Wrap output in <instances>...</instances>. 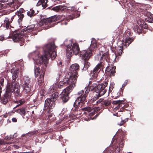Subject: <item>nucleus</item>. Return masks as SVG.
Returning a JSON list of instances; mask_svg holds the SVG:
<instances>
[{
  "label": "nucleus",
  "instance_id": "48",
  "mask_svg": "<svg viewBox=\"0 0 153 153\" xmlns=\"http://www.w3.org/2000/svg\"><path fill=\"white\" fill-rule=\"evenodd\" d=\"M79 105H78L77 106L75 105V102L74 103V111H77L78 110L80 111V110H79Z\"/></svg>",
  "mask_w": 153,
  "mask_h": 153
},
{
  "label": "nucleus",
  "instance_id": "3",
  "mask_svg": "<svg viewBox=\"0 0 153 153\" xmlns=\"http://www.w3.org/2000/svg\"><path fill=\"white\" fill-rule=\"evenodd\" d=\"M72 14H75L76 12L74 10L71 11ZM76 17V16L71 14L68 17H66L64 16L58 15L54 16L52 17L44 19L42 20L43 24L48 25L50 27H53L54 26L55 23L54 22L58 20L60 21L62 25H66L70 19H73Z\"/></svg>",
  "mask_w": 153,
  "mask_h": 153
},
{
  "label": "nucleus",
  "instance_id": "42",
  "mask_svg": "<svg viewBox=\"0 0 153 153\" xmlns=\"http://www.w3.org/2000/svg\"><path fill=\"white\" fill-rule=\"evenodd\" d=\"M140 26L141 27L142 29L143 28L145 29H147L148 27V25L144 21H143L141 24H140Z\"/></svg>",
  "mask_w": 153,
  "mask_h": 153
},
{
  "label": "nucleus",
  "instance_id": "60",
  "mask_svg": "<svg viewBox=\"0 0 153 153\" xmlns=\"http://www.w3.org/2000/svg\"><path fill=\"white\" fill-rule=\"evenodd\" d=\"M3 8V4L0 3V10L1 9Z\"/></svg>",
  "mask_w": 153,
  "mask_h": 153
},
{
  "label": "nucleus",
  "instance_id": "31",
  "mask_svg": "<svg viewBox=\"0 0 153 153\" xmlns=\"http://www.w3.org/2000/svg\"><path fill=\"white\" fill-rule=\"evenodd\" d=\"M91 65V63L88 61V59L84 60V66L83 70L84 71L87 70Z\"/></svg>",
  "mask_w": 153,
  "mask_h": 153
},
{
  "label": "nucleus",
  "instance_id": "50",
  "mask_svg": "<svg viewBox=\"0 0 153 153\" xmlns=\"http://www.w3.org/2000/svg\"><path fill=\"white\" fill-rule=\"evenodd\" d=\"M121 149V147H120L119 146L117 145L116 148V151H117L118 152H120V150Z\"/></svg>",
  "mask_w": 153,
  "mask_h": 153
},
{
  "label": "nucleus",
  "instance_id": "19",
  "mask_svg": "<svg viewBox=\"0 0 153 153\" xmlns=\"http://www.w3.org/2000/svg\"><path fill=\"white\" fill-rule=\"evenodd\" d=\"M60 94L61 95L60 98L64 103L68 101L69 98V94L68 93L63 91L60 93Z\"/></svg>",
  "mask_w": 153,
  "mask_h": 153
},
{
  "label": "nucleus",
  "instance_id": "7",
  "mask_svg": "<svg viewBox=\"0 0 153 153\" xmlns=\"http://www.w3.org/2000/svg\"><path fill=\"white\" fill-rule=\"evenodd\" d=\"M79 65L78 64L75 63L72 65L70 68V72L65 77L77 79L78 74L77 71L79 69Z\"/></svg>",
  "mask_w": 153,
  "mask_h": 153
},
{
  "label": "nucleus",
  "instance_id": "37",
  "mask_svg": "<svg viewBox=\"0 0 153 153\" xmlns=\"http://www.w3.org/2000/svg\"><path fill=\"white\" fill-rule=\"evenodd\" d=\"M123 49V45L119 46L117 47V53L119 56H120L122 53Z\"/></svg>",
  "mask_w": 153,
  "mask_h": 153
},
{
  "label": "nucleus",
  "instance_id": "33",
  "mask_svg": "<svg viewBox=\"0 0 153 153\" xmlns=\"http://www.w3.org/2000/svg\"><path fill=\"white\" fill-rule=\"evenodd\" d=\"M17 4H18L17 1L16 0H12L11 1L7 3V4L9 6L12 5V6H14V9L15 10L16 8L17 9L18 7V5H17Z\"/></svg>",
  "mask_w": 153,
  "mask_h": 153
},
{
  "label": "nucleus",
  "instance_id": "1",
  "mask_svg": "<svg viewBox=\"0 0 153 153\" xmlns=\"http://www.w3.org/2000/svg\"><path fill=\"white\" fill-rule=\"evenodd\" d=\"M56 46L53 43H50L45 45L43 48L45 55H42L41 57H39L36 61V64L38 67L35 65L34 68V74L37 77L40 74L41 72H42L43 69V65H46L48 63V59L51 58L52 60L54 59L56 57V51L55 49Z\"/></svg>",
  "mask_w": 153,
  "mask_h": 153
},
{
  "label": "nucleus",
  "instance_id": "8",
  "mask_svg": "<svg viewBox=\"0 0 153 153\" xmlns=\"http://www.w3.org/2000/svg\"><path fill=\"white\" fill-rule=\"evenodd\" d=\"M133 33L129 29H127L125 31L123 35V37L125 40V44H124L126 47L128 46L129 45L134 41V37H131Z\"/></svg>",
  "mask_w": 153,
  "mask_h": 153
},
{
  "label": "nucleus",
  "instance_id": "36",
  "mask_svg": "<svg viewBox=\"0 0 153 153\" xmlns=\"http://www.w3.org/2000/svg\"><path fill=\"white\" fill-rule=\"evenodd\" d=\"M36 13H35V12L34 10L33 9H30L29 11L27 12V16L32 18L33 17L35 16L36 15Z\"/></svg>",
  "mask_w": 153,
  "mask_h": 153
},
{
  "label": "nucleus",
  "instance_id": "27",
  "mask_svg": "<svg viewBox=\"0 0 153 153\" xmlns=\"http://www.w3.org/2000/svg\"><path fill=\"white\" fill-rule=\"evenodd\" d=\"M48 2V0H39L37 5H40L42 4V6L43 8H45L48 6L47 3Z\"/></svg>",
  "mask_w": 153,
  "mask_h": 153
},
{
  "label": "nucleus",
  "instance_id": "4",
  "mask_svg": "<svg viewBox=\"0 0 153 153\" xmlns=\"http://www.w3.org/2000/svg\"><path fill=\"white\" fill-rule=\"evenodd\" d=\"M67 41L64 42V44L67 47L66 54L68 57H70L73 55V52L75 55H77L79 52V48L77 43H74L72 46V42L70 41L69 42L70 44L67 45L66 42Z\"/></svg>",
  "mask_w": 153,
  "mask_h": 153
},
{
  "label": "nucleus",
  "instance_id": "45",
  "mask_svg": "<svg viewBox=\"0 0 153 153\" xmlns=\"http://www.w3.org/2000/svg\"><path fill=\"white\" fill-rule=\"evenodd\" d=\"M4 78L1 79L0 81V90H1L2 87L4 86Z\"/></svg>",
  "mask_w": 153,
  "mask_h": 153
},
{
  "label": "nucleus",
  "instance_id": "20",
  "mask_svg": "<svg viewBox=\"0 0 153 153\" xmlns=\"http://www.w3.org/2000/svg\"><path fill=\"white\" fill-rule=\"evenodd\" d=\"M123 100H117L116 101H114L112 102V104L113 105H117V106H116L115 108L114 109L116 110L119 109L120 107H121L122 109H123L125 108L124 107V105L123 103Z\"/></svg>",
  "mask_w": 153,
  "mask_h": 153
},
{
  "label": "nucleus",
  "instance_id": "32",
  "mask_svg": "<svg viewBox=\"0 0 153 153\" xmlns=\"http://www.w3.org/2000/svg\"><path fill=\"white\" fill-rule=\"evenodd\" d=\"M123 3L124 6L126 8H130L132 6L129 0H123Z\"/></svg>",
  "mask_w": 153,
  "mask_h": 153
},
{
  "label": "nucleus",
  "instance_id": "29",
  "mask_svg": "<svg viewBox=\"0 0 153 153\" xmlns=\"http://www.w3.org/2000/svg\"><path fill=\"white\" fill-rule=\"evenodd\" d=\"M101 97L100 96L98 95V94H96L95 96H94L92 99L91 100V102L93 105H97L99 106V103H96V100L98 99L100 97Z\"/></svg>",
  "mask_w": 153,
  "mask_h": 153
},
{
  "label": "nucleus",
  "instance_id": "64",
  "mask_svg": "<svg viewBox=\"0 0 153 153\" xmlns=\"http://www.w3.org/2000/svg\"><path fill=\"white\" fill-rule=\"evenodd\" d=\"M18 105L15 107H14V108H16L18 107H19V106L21 105L19 103V104H17Z\"/></svg>",
  "mask_w": 153,
  "mask_h": 153
},
{
  "label": "nucleus",
  "instance_id": "18",
  "mask_svg": "<svg viewBox=\"0 0 153 153\" xmlns=\"http://www.w3.org/2000/svg\"><path fill=\"white\" fill-rule=\"evenodd\" d=\"M25 11L24 10L22 9L17 11L16 13V15L18 16L19 19L18 20V22L19 25L20 24V23L22 21L24 17L23 13H25Z\"/></svg>",
  "mask_w": 153,
  "mask_h": 153
},
{
  "label": "nucleus",
  "instance_id": "49",
  "mask_svg": "<svg viewBox=\"0 0 153 153\" xmlns=\"http://www.w3.org/2000/svg\"><path fill=\"white\" fill-rule=\"evenodd\" d=\"M12 1V0H0V2L7 3L6 4H7V3H9Z\"/></svg>",
  "mask_w": 153,
  "mask_h": 153
},
{
  "label": "nucleus",
  "instance_id": "25",
  "mask_svg": "<svg viewBox=\"0 0 153 153\" xmlns=\"http://www.w3.org/2000/svg\"><path fill=\"white\" fill-rule=\"evenodd\" d=\"M11 95L5 93L1 99V102L4 104H6L8 102V100L10 97Z\"/></svg>",
  "mask_w": 153,
  "mask_h": 153
},
{
  "label": "nucleus",
  "instance_id": "47",
  "mask_svg": "<svg viewBox=\"0 0 153 153\" xmlns=\"http://www.w3.org/2000/svg\"><path fill=\"white\" fill-rule=\"evenodd\" d=\"M95 112H96V110L93 109L92 108V110L91 111L90 113H89L88 114L89 116H92L94 114Z\"/></svg>",
  "mask_w": 153,
  "mask_h": 153
},
{
  "label": "nucleus",
  "instance_id": "62",
  "mask_svg": "<svg viewBox=\"0 0 153 153\" xmlns=\"http://www.w3.org/2000/svg\"><path fill=\"white\" fill-rule=\"evenodd\" d=\"M90 89L89 90H86L85 92V93L84 94H88L89 91H90Z\"/></svg>",
  "mask_w": 153,
  "mask_h": 153
},
{
  "label": "nucleus",
  "instance_id": "56",
  "mask_svg": "<svg viewBox=\"0 0 153 153\" xmlns=\"http://www.w3.org/2000/svg\"><path fill=\"white\" fill-rule=\"evenodd\" d=\"M9 136V140H10L12 139H13L14 138V135H10V136Z\"/></svg>",
  "mask_w": 153,
  "mask_h": 153
},
{
  "label": "nucleus",
  "instance_id": "57",
  "mask_svg": "<svg viewBox=\"0 0 153 153\" xmlns=\"http://www.w3.org/2000/svg\"><path fill=\"white\" fill-rule=\"evenodd\" d=\"M62 62H61V61H60L59 62V63H58V66H59L60 67H62Z\"/></svg>",
  "mask_w": 153,
  "mask_h": 153
},
{
  "label": "nucleus",
  "instance_id": "21",
  "mask_svg": "<svg viewBox=\"0 0 153 153\" xmlns=\"http://www.w3.org/2000/svg\"><path fill=\"white\" fill-rule=\"evenodd\" d=\"M11 72L13 74L12 79L11 80H14L15 82H17L16 79L18 77L19 70L18 68H13L11 70Z\"/></svg>",
  "mask_w": 153,
  "mask_h": 153
},
{
  "label": "nucleus",
  "instance_id": "58",
  "mask_svg": "<svg viewBox=\"0 0 153 153\" xmlns=\"http://www.w3.org/2000/svg\"><path fill=\"white\" fill-rule=\"evenodd\" d=\"M4 39V37L3 36H0V41H2Z\"/></svg>",
  "mask_w": 153,
  "mask_h": 153
},
{
  "label": "nucleus",
  "instance_id": "34",
  "mask_svg": "<svg viewBox=\"0 0 153 153\" xmlns=\"http://www.w3.org/2000/svg\"><path fill=\"white\" fill-rule=\"evenodd\" d=\"M26 108H22L16 111V112L19 114L21 115L25 116L26 114Z\"/></svg>",
  "mask_w": 153,
  "mask_h": 153
},
{
  "label": "nucleus",
  "instance_id": "54",
  "mask_svg": "<svg viewBox=\"0 0 153 153\" xmlns=\"http://www.w3.org/2000/svg\"><path fill=\"white\" fill-rule=\"evenodd\" d=\"M105 153H113L112 150H110L106 151Z\"/></svg>",
  "mask_w": 153,
  "mask_h": 153
},
{
  "label": "nucleus",
  "instance_id": "28",
  "mask_svg": "<svg viewBox=\"0 0 153 153\" xmlns=\"http://www.w3.org/2000/svg\"><path fill=\"white\" fill-rule=\"evenodd\" d=\"M97 44L96 41L95 40H92L89 49H90L91 50V52H92V51H93L94 50V49L97 48Z\"/></svg>",
  "mask_w": 153,
  "mask_h": 153
},
{
  "label": "nucleus",
  "instance_id": "26",
  "mask_svg": "<svg viewBox=\"0 0 153 153\" xmlns=\"http://www.w3.org/2000/svg\"><path fill=\"white\" fill-rule=\"evenodd\" d=\"M52 9L55 11H66L68 9L66 8L65 6L62 5H59L53 8Z\"/></svg>",
  "mask_w": 153,
  "mask_h": 153
},
{
  "label": "nucleus",
  "instance_id": "24",
  "mask_svg": "<svg viewBox=\"0 0 153 153\" xmlns=\"http://www.w3.org/2000/svg\"><path fill=\"white\" fill-rule=\"evenodd\" d=\"M60 94V92H56L52 94L51 96L50 99L51 100V102H54L58 99Z\"/></svg>",
  "mask_w": 153,
  "mask_h": 153
},
{
  "label": "nucleus",
  "instance_id": "14",
  "mask_svg": "<svg viewBox=\"0 0 153 153\" xmlns=\"http://www.w3.org/2000/svg\"><path fill=\"white\" fill-rule=\"evenodd\" d=\"M55 105V103L51 102V100L50 98H47L45 101L44 109H47L48 108L49 110L48 111V113H50L51 111V109H53Z\"/></svg>",
  "mask_w": 153,
  "mask_h": 153
},
{
  "label": "nucleus",
  "instance_id": "63",
  "mask_svg": "<svg viewBox=\"0 0 153 153\" xmlns=\"http://www.w3.org/2000/svg\"><path fill=\"white\" fill-rule=\"evenodd\" d=\"M52 116V114H49L48 116V118H50V117H51Z\"/></svg>",
  "mask_w": 153,
  "mask_h": 153
},
{
  "label": "nucleus",
  "instance_id": "5",
  "mask_svg": "<svg viewBox=\"0 0 153 153\" xmlns=\"http://www.w3.org/2000/svg\"><path fill=\"white\" fill-rule=\"evenodd\" d=\"M76 80L77 79H76L65 77L62 81V83L65 85H69L63 91L64 92H66L69 94L75 86V84Z\"/></svg>",
  "mask_w": 153,
  "mask_h": 153
},
{
  "label": "nucleus",
  "instance_id": "13",
  "mask_svg": "<svg viewBox=\"0 0 153 153\" xmlns=\"http://www.w3.org/2000/svg\"><path fill=\"white\" fill-rule=\"evenodd\" d=\"M99 103V106H100L102 108H106L111 104V100H105L101 98L97 101L96 103Z\"/></svg>",
  "mask_w": 153,
  "mask_h": 153
},
{
  "label": "nucleus",
  "instance_id": "59",
  "mask_svg": "<svg viewBox=\"0 0 153 153\" xmlns=\"http://www.w3.org/2000/svg\"><path fill=\"white\" fill-rule=\"evenodd\" d=\"M63 87L62 85H57V87L58 88H61L62 87Z\"/></svg>",
  "mask_w": 153,
  "mask_h": 153
},
{
  "label": "nucleus",
  "instance_id": "16",
  "mask_svg": "<svg viewBox=\"0 0 153 153\" xmlns=\"http://www.w3.org/2000/svg\"><path fill=\"white\" fill-rule=\"evenodd\" d=\"M42 66H43V69L42 70V72L38 78L37 82L38 84L40 86H42L43 84L44 78L46 69L45 65H44Z\"/></svg>",
  "mask_w": 153,
  "mask_h": 153
},
{
  "label": "nucleus",
  "instance_id": "44",
  "mask_svg": "<svg viewBox=\"0 0 153 153\" xmlns=\"http://www.w3.org/2000/svg\"><path fill=\"white\" fill-rule=\"evenodd\" d=\"M114 85L115 84L113 82L111 83L109 89V92H110L112 91L113 89L114 88Z\"/></svg>",
  "mask_w": 153,
  "mask_h": 153
},
{
  "label": "nucleus",
  "instance_id": "11",
  "mask_svg": "<svg viewBox=\"0 0 153 153\" xmlns=\"http://www.w3.org/2000/svg\"><path fill=\"white\" fill-rule=\"evenodd\" d=\"M108 82L107 80L103 83L97 85L95 89V92L98 93V95L101 97L106 93L107 90L105 88L107 86Z\"/></svg>",
  "mask_w": 153,
  "mask_h": 153
},
{
  "label": "nucleus",
  "instance_id": "39",
  "mask_svg": "<svg viewBox=\"0 0 153 153\" xmlns=\"http://www.w3.org/2000/svg\"><path fill=\"white\" fill-rule=\"evenodd\" d=\"M15 93L16 96L17 97H19L21 96V94L20 93V90L18 88V87H16V90L14 91Z\"/></svg>",
  "mask_w": 153,
  "mask_h": 153
},
{
  "label": "nucleus",
  "instance_id": "38",
  "mask_svg": "<svg viewBox=\"0 0 153 153\" xmlns=\"http://www.w3.org/2000/svg\"><path fill=\"white\" fill-rule=\"evenodd\" d=\"M125 136H123L122 137V139L121 140V142H120L119 144H118V145L119 146L121 147V149H122L124 145V138Z\"/></svg>",
  "mask_w": 153,
  "mask_h": 153
},
{
  "label": "nucleus",
  "instance_id": "61",
  "mask_svg": "<svg viewBox=\"0 0 153 153\" xmlns=\"http://www.w3.org/2000/svg\"><path fill=\"white\" fill-rule=\"evenodd\" d=\"M4 139L5 140H9V136H7L5 137Z\"/></svg>",
  "mask_w": 153,
  "mask_h": 153
},
{
  "label": "nucleus",
  "instance_id": "30",
  "mask_svg": "<svg viewBox=\"0 0 153 153\" xmlns=\"http://www.w3.org/2000/svg\"><path fill=\"white\" fill-rule=\"evenodd\" d=\"M88 85H90L89 89L91 91H92L93 90H94L95 92V89L97 85L96 83H92V82L91 81H90L89 82Z\"/></svg>",
  "mask_w": 153,
  "mask_h": 153
},
{
  "label": "nucleus",
  "instance_id": "35",
  "mask_svg": "<svg viewBox=\"0 0 153 153\" xmlns=\"http://www.w3.org/2000/svg\"><path fill=\"white\" fill-rule=\"evenodd\" d=\"M133 29L135 32L138 33L139 34L142 33L143 31L141 27L137 25L135 26L133 28Z\"/></svg>",
  "mask_w": 153,
  "mask_h": 153
},
{
  "label": "nucleus",
  "instance_id": "22",
  "mask_svg": "<svg viewBox=\"0 0 153 153\" xmlns=\"http://www.w3.org/2000/svg\"><path fill=\"white\" fill-rule=\"evenodd\" d=\"M109 56L108 52H106L105 53H103L102 56L101 57L100 63H101V62H103L104 63V66L105 64V62H108L109 60Z\"/></svg>",
  "mask_w": 153,
  "mask_h": 153
},
{
  "label": "nucleus",
  "instance_id": "2",
  "mask_svg": "<svg viewBox=\"0 0 153 153\" xmlns=\"http://www.w3.org/2000/svg\"><path fill=\"white\" fill-rule=\"evenodd\" d=\"M35 26L34 25H32L22 30L21 31H15L12 36L13 41L15 42H20V46L24 45L26 40H29L28 38L29 36H31L33 34L34 35L37 34V32H32L36 29Z\"/></svg>",
  "mask_w": 153,
  "mask_h": 153
},
{
  "label": "nucleus",
  "instance_id": "41",
  "mask_svg": "<svg viewBox=\"0 0 153 153\" xmlns=\"http://www.w3.org/2000/svg\"><path fill=\"white\" fill-rule=\"evenodd\" d=\"M25 102V100L24 99H22L18 101H15V103L16 104L19 103L21 105L23 104Z\"/></svg>",
  "mask_w": 153,
  "mask_h": 153
},
{
  "label": "nucleus",
  "instance_id": "52",
  "mask_svg": "<svg viewBox=\"0 0 153 153\" xmlns=\"http://www.w3.org/2000/svg\"><path fill=\"white\" fill-rule=\"evenodd\" d=\"M38 133V131H33L31 132V134L32 135H34L35 134H36Z\"/></svg>",
  "mask_w": 153,
  "mask_h": 153
},
{
  "label": "nucleus",
  "instance_id": "15",
  "mask_svg": "<svg viewBox=\"0 0 153 153\" xmlns=\"http://www.w3.org/2000/svg\"><path fill=\"white\" fill-rule=\"evenodd\" d=\"M80 56L82 57V59H89L92 55V52L90 49L87 50H83L80 52Z\"/></svg>",
  "mask_w": 153,
  "mask_h": 153
},
{
  "label": "nucleus",
  "instance_id": "43",
  "mask_svg": "<svg viewBox=\"0 0 153 153\" xmlns=\"http://www.w3.org/2000/svg\"><path fill=\"white\" fill-rule=\"evenodd\" d=\"M55 91V88H54L53 86L51 87L48 89V93L49 94H51V93L54 92Z\"/></svg>",
  "mask_w": 153,
  "mask_h": 153
},
{
  "label": "nucleus",
  "instance_id": "51",
  "mask_svg": "<svg viewBox=\"0 0 153 153\" xmlns=\"http://www.w3.org/2000/svg\"><path fill=\"white\" fill-rule=\"evenodd\" d=\"M5 144V143L3 140L0 139V145H2Z\"/></svg>",
  "mask_w": 153,
  "mask_h": 153
},
{
  "label": "nucleus",
  "instance_id": "10",
  "mask_svg": "<svg viewBox=\"0 0 153 153\" xmlns=\"http://www.w3.org/2000/svg\"><path fill=\"white\" fill-rule=\"evenodd\" d=\"M104 68V63L101 62L99 63L94 68L92 71H91L89 74V75L92 79H95L97 77L98 74L100 72L101 69H103Z\"/></svg>",
  "mask_w": 153,
  "mask_h": 153
},
{
  "label": "nucleus",
  "instance_id": "9",
  "mask_svg": "<svg viewBox=\"0 0 153 153\" xmlns=\"http://www.w3.org/2000/svg\"><path fill=\"white\" fill-rule=\"evenodd\" d=\"M84 91L82 90L79 91L76 94L78 96L75 102V105H79L80 103H84L87 102V94H84Z\"/></svg>",
  "mask_w": 153,
  "mask_h": 153
},
{
  "label": "nucleus",
  "instance_id": "53",
  "mask_svg": "<svg viewBox=\"0 0 153 153\" xmlns=\"http://www.w3.org/2000/svg\"><path fill=\"white\" fill-rule=\"evenodd\" d=\"M124 90V88H121L119 91L120 94V95H122L123 93V91Z\"/></svg>",
  "mask_w": 153,
  "mask_h": 153
},
{
  "label": "nucleus",
  "instance_id": "12",
  "mask_svg": "<svg viewBox=\"0 0 153 153\" xmlns=\"http://www.w3.org/2000/svg\"><path fill=\"white\" fill-rule=\"evenodd\" d=\"M17 83L18 84L19 83L14 80H11V82H8L6 87V93L11 95L12 93L16 90Z\"/></svg>",
  "mask_w": 153,
  "mask_h": 153
},
{
  "label": "nucleus",
  "instance_id": "23",
  "mask_svg": "<svg viewBox=\"0 0 153 153\" xmlns=\"http://www.w3.org/2000/svg\"><path fill=\"white\" fill-rule=\"evenodd\" d=\"M13 19V17L12 16L11 19H9L8 18H5L4 20V23L3 24L4 27H5L6 29H8L9 27L10 24L11 23Z\"/></svg>",
  "mask_w": 153,
  "mask_h": 153
},
{
  "label": "nucleus",
  "instance_id": "46",
  "mask_svg": "<svg viewBox=\"0 0 153 153\" xmlns=\"http://www.w3.org/2000/svg\"><path fill=\"white\" fill-rule=\"evenodd\" d=\"M128 118L127 119H125V120H122L121 122L120 123H118V125L120 126H121L123 125L126 121H128Z\"/></svg>",
  "mask_w": 153,
  "mask_h": 153
},
{
  "label": "nucleus",
  "instance_id": "40",
  "mask_svg": "<svg viewBox=\"0 0 153 153\" xmlns=\"http://www.w3.org/2000/svg\"><path fill=\"white\" fill-rule=\"evenodd\" d=\"M81 110L83 111H86L88 113H90L91 111L92 110V108L90 107H85L84 108H82Z\"/></svg>",
  "mask_w": 153,
  "mask_h": 153
},
{
  "label": "nucleus",
  "instance_id": "6",
  "mask_svg": "<svg viewBox=\"0 0 153 153\" xmlns=\"http://www.w3.org/2000/svg\"><path fill=\"white\" fill-rule=\"evenodd\" d=\"M31 79L28 76H24L23 78L22 88V92L25 94H28L30 93L32 86Z\"/></svg>",
  "mask_w": 153,
  "mask_h": 153
},
{
  "label": "nucleus",
  "instance_id": "55",
  "mask_svg": "<svg viewBox=\"0 0 153 153\" xmlns=\"http://www.w3.org/2000/svg\"><path fill=\"white\" fill-rule=\"evenodd\" d=\"M12 121L13 122H16L17 121V120L16 118H13L12 119Z\"/></svg>",
  "mask_w": 153,
  "mask_h": 153
},
{
  "label": "nucleus",
  "instance_id": "17",
  "mask_svg": "<svg viewBox=\"0 0 153 153\" xmlns=\"http://www.w3.org/2000/svg\"><path fill=\"white\" fill-rule=\"evenodd\" d=\"M116 67L115 66L110 65L106 68L105 71L108 72V74L111 76H114L115 73Z\"/></svg>",
  "mask_w": 153,
  "mask_h": 153
}]
</instances>
